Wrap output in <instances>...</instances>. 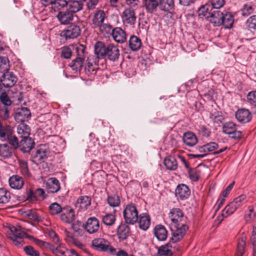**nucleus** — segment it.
I'll return each mask as SVG.
<instances>
[{
  "mask_svg": "<svg viewBox=\"0 0 256 256\" xmlns=\"http://www.w3.org/2000/svg\"><path fill=\"white\" fill-rule=\"evenodd\" d=\"M94 54L98 59L106 57L112 62L117 60L120 56V50L118 46L114 44H105L100 41L94 44Z\"/></svg>",
  "mask_w": 256,
  "mask_h": 256,
  "instance_id": "f257e3e1",
  "label": "nucleus"
},
{
  "mask_svg": "<svg viewBox=\"0 0 256 256\" xmlns=\"http://www.w3.org/2000/svg\"><path fill=\"white\" fill-rule=\"evenodd\" d=\"M91 246L96 251L106 252L112 255L116 253V248L111 246L108 240L104 238H98L94 239Z\"/></svg>",
  "mask_w": 256,
  "mask_h": 256,
  "instance_id": "f03ea898",
  "label": "nucleus"
},
{
  "mask_svg": "<svg viewBox=\"0 0 256 256\" xmlns=\"http://www.w3.org/2000/svg\"><path fill=\"white\" fill-rule=\"evenodd\" d=\"M124 218L128 224H134L138 220V212L134 204H130L126 205L123 212Z\"/></svg>",
  "mask_w": 256,
  "mask_h": 256,
  "instance_id": "7ed1b4c3",
  "label": "nucleus"
},
{
  "mask_svg": "<svg viewBox=\"0 0 256 256\" xmlns=\"http://www.w3.org/2000/svg\"><path fill=\"white\" fill-rule=\"evenodd\" d=\"M246 202V196L242 194L235 198L232 202L228 204L224 208V212H226V216H228L232 214L237 209L240 208Z\"/></svg>",
  "mask_w": 256,
  "mask_h": 256,
  "instance_id": "20e7f679",
  "label": "nucleus"
},
{
  "mask_svg": "<svg viewBox=\"0 0 256 256\" xmlns=\"http://www.w3.org/2000/svg\"><path fill=\"white\" fill-rule=\"evenodd\" d=\"M172 236L170 238L174 242H176L182 240L184 237L188 226L184 224L170 226Z\"/></svg>",
  "mask_w": 256,
  "mask_h": 256,
  "instance_id": "39448f33",
  "label": "nucleus"
},
{
  "mask_svg": "<svg viewBox=\"0 0 256 256\" xmlns=\"http://www.w3.org/2000/svg\"><path fill=\"white\" fill-rule=\"evenodd\" d=\"M222 132L234 140L240 139L242 136V132L237 130L236 124L232 122H226L223 125Z\"/></svg>",
  "mask_w": 256,
  "mask_h": 256,
  "instance_id": "423d86ee",
  "label": "nucleus"
},
{
  "mask_svg": "<svg viewBox=\"0 0 256 256\" xmlns=\"http://www.w3.org/2000/svg\"><path fill=\"white\" fill-rule=\"evenodd\" d=\"M122 22L126 26H134L136 22V16L135 12L130 8L124 10L122 14Z\"/></svg>",
  "mask_w": 256,
  "mask_h": 256,
  "instance_id": "0eeeda50",
  "label": "nucleus"
},
{
  "mask_svg": "<svg viewBox=\"0 0 256 256\" xmlns=\"http://www.w3.org/2000/svg\"><path fill=\"white\" fill-rule=\"evenodd\" d=\"M168 217L171 220L170 226L184 224V214L182 210L180 208H173L170 210Z\"/></svg>",
  "mask_w": 256,
  "mask_h": 256,
  "instance_id": "6e6552de",
  "label": "nucleus"
},
{
  "mask_svg": "<svg viewBox=\"0 0 256 256\" xmlns=\"http://www.w3.org/2000/svg\"><path fill=\"white\" fill-rule=\"evenodd\" d=\"M81 32V30L79 26L76 24H71L66 29L61 32V36L65 38L66 40L74 38L78 36Z\"/></svg>",
  "mask_w": 256,
  "mask_h": 256,
  "instance_id": "1a4fd4ad",
  "label": "nucleus"
},
{
  "mask_svg": "<svg viewBox=\"0 0 256 256\" xmlns=\"http://www.w3.org/2000/svg\"><path fill=\"white\" fill-rule=\"evenodd\" d=\"M48 154V150L44 146H41L32 154V162L37 164L41 163L46 159Z\"/></svg>",
  "mask_w": 256,
  "mask_h": 256,
  "instance_id": "9d476101",
  "label": "nucleus"
},
{
  "mask_svg": "<svg viewBox=\"0 0 256 256\" xmlns=\"http://www.w3.org/2000/svg\"><path fill=\"white\" fill-rule=\"evenodd\" d=\"M235 116L236 120L241 123H247L252 118L251 112L248 110L244 108L238 110L235 114Z\"/></svg>",
  "mask_w": 256,
  "mask_h": 256,
  "instance_id": "9b49d317",
  "label": "nucleus"
},
{
  "mask_svg": "<svg viewBox=\"0 0 256 256\" xmlns=\"http://www.w3.org/2000/svg\"><path fill=\"white\" fill-rule=\"evenodd\" d=\"M100 228V222L95 217L90 218L88 219L84 226L85 230L89 234H94L98 232Z\"/></svg>",
  "mask_w": 256,
  "mask_h": 256,
  "instance_id": "f8f14e48",
  "label": "nucleus"
},
{
  "mask_svg": "<svg viewBox=\"0 0 256 256\" xmlns=\"http://www.w3.org/2000/svg\"><path fill=\"white\" fill-rule=\"evenodd\" d=\"M74 212L70 207L63 208V210L60 215L62 221L70 224L74 220Z\"/></svg>",
  "mask_w": 256,
  "mask_h": 256,
  "instance_id": "ddd939ff",
  "label": "nucleus"
},
{
  "mask_svg": "<svg viewBox=\"0 0 256 256\" xmlns=\"http://www.w3.org/2000/svg\"><path fill=\"white\" fill-rule=\"evenodd\" d=\"M17 81V78L12 72H7L3 74L0 82L6 88L14 86Z\"/></svg>",
  "mask_w": 256,
  "mask_h": 256,
  "instance_id": "4468645a",
  "label": "nucleus"
},
{
  "mask_svg": "<svg viewBox=\"0 0 256 256\" xmlns=\"http://www.w3.org/2000/svg\"><path fill=\"white\" fill-rule=\"evenodd\" d=\"M208 18L214 26H219L222 25L224 13L220 10H214L210 14V16H208Z\"/></svg>",
  "mask_w": 256,
  "mask_h": 256,
  "instance_id": "2eb2a0df",
  "label": "nucleus"
},
{
  "mask_svg": "<svg viewBox=\"0 0 256 256\" xmlns=\"http://www.w3.org/2000/svg\"><path fill=\"white\" fill-rule=\"evenodd\" d=\"M98 60L94 58V56H90L88 58L85 70L86 72L88 75L94 74L96 73V70L98 69Z\"/></svg>",
  "mask_w": 256,
  "mask_h": 256,
  "instance_id": "dca6fc26",
  "label": "nucleus"
},
{
  "mask_svg": "<svg viewBox=\"0 0 256 256\" xmlns=\"http://www.w3.org/2000/svg\"><path fill=\"white\" fill-rule=\"evenodd\" d=\"M57 18L62 24H68L74 20V14L68 10L60 11L57 14Z\"/></svg>",
  "mask_w": 256,
  "mask_h": 256,
  "instance_id": "f3484780",
  "label": "nucleus"
},
{
  "mask_svg": "<svg viewBox=\"0 0 256 256\" xmlns=\"http://www.w3.org/2000/svg\"><path fill=\"white\" fill-rule=\"evenodd\" d=\"M175 192L176 196L182 200L188 198L190 194V190L186 185L180 184L177 186Z\"/></svg>",
  "mask_w": 256,
  "mask_h": 256,
  "instance_id": "a211bd4d",
  "label": "nucleus"
},
{
  "mask_svg": "<svg viewBox=\"0 0 256 256\" xmlns=\"http://www.w3.org/2000/svg\"><path fill=\"white\" fill-rule=\"evenodd\" d=\"M91 198L88 196H80L78 198L75 205L78 210H85L91 204Z\"/></svg>",
  "mask_w": 256,
  "mask_h": 256,
  "instance_id": "6ab92c4d",
  "label": "nucleus"
},
{
  "mask_svg": "<svg viewBox=\"0 0 256 256\" xmlns=\"http://www.w3.org/2000/svg\"><path fill=\"white\" fill-rule=\"evenodd\" d=\"M112 36L114 40L118 43L122 44L126 41V33L122 28H116L112 31Z\"/></svg>",
  "mask_w": 256,
  "mask_h": 256,
  "instance_id": "aec40b11",
  "label": "nucleus"
},
{
  "mask_svg": "<svg viewBox=\"0 0 256 256\" xmlns=\"http://www.w3.org/2000/svg\"><path fill=\"white\" fill-rule=\"evenodd\" d=\"M34 142L30 137L22 138L20 142L19 148L24 152H29L34 148Z\"/></svg>",
  "mask_w": 256,
  "mask_h": 256,
  "instance_id": "412c9836",
  "label": "nucleus"
},
{
  "mask_svg": "<svg viewBox=\"0 0 256 256\" xmlns=\"http://www.w3.org/2000/svg\"><path fill=\"white\" fill-rule=\"evenodd\" d=\"M24 184V181L22 177L14 175L9 178V184L11 188L15 190H20Z\"/></svg>",
  "mask_w": 256,
  "mask_h": 256,
  "instance_id": "4be33fe9",
  "label": "nucleus"
},
{
  "mask_svg": "<svg viewBox=\"0 0 256 256\" xmlns=\"http://www.w3.org/2000/svg\"><path fill=\"white\" fill-rule=\"evenodd\" d=\"M30 116V112L28 108H22L18 110L15 114L16 120L22 123L27 120Z\"/></svg>",
  "mask_w": 256,
  "mask_h": 256,
  "instance_id": "5701e85b",
  "label": "nucleus"
},
{
  "mask_svg": "<svg viewBox=\"0 0 256 256\" xmlns=\"http://www.w3.org/2000/svg\"><path fill=\"white\" fill-rule=\"evenodd\" d=\"M182 140L187 146H193L198 142V138L194 133L188 132L184 134Z\"/></svg>",
  "mask_w": 256,
  "mask_h": 256,
  "instance_id": "b1692460",
  "label": "nucleus"
},
{
  "mask_svg": "<svg viewBox=\"0 0 256 256\" xmlns=\"http://www.w3.org/2000/svg\"><path fill=\"white\" fill-rule=\"evenodd\" d=\"M46 186L50 192H57L60 189L59 181L55 178H51L48 180Z\"/></svg>",
  "mask_w": 256,
  "mask_h": 256,
  "instance_id": "393cba45",
  "label": "nucleus"
},
{
  "mask_svg": "<svg viewBox=\"0 0 256 256\" xmlns=\"http://www.w3.org/2000/svg\"><path fill=\"white\" fill-rule=\"evenodd\" d=\"M83 3L82 2L76 0H70L68 1L67 8L69 12L74 13L77 12L82 9Z\"/></svg>",
  "mask_w": 256,
  "mask_h": 256,
  "instance_id": "a878e982",
  "label": "nucleus"
},
{
  "mask_svg": "<svg viewBox=\"0 0 256 256\" xmlns=\"http://www.w3.org/2000/svg\"><path fill=\"white\" fill-rule=\"evenodd\" d=\"M154 234L159 240H166L168 236V232L165 227L162 225H157L154 229Z\"/></svg>",
  "mask_w": 256,
  "mask_h": 256,
  "instance_id": "bb28decb",
  "label": "nucleus"
},
{
  "mask_svg": "<svg viewBox=\"0 0 256 256\" xmlns=\"http://www.w3.org/2000/svg\"><path fill=\"white\" fill-rule=\"evenodd\" d=\"M128 224L121 223L117 229V235L119 239L126 240L129 235L130 228Z\"/></svg>",
  "mask_w": 256,
  "mask_h": 256,
  "instance_id": "cd10ccee",
  "label": "nucleus"
},
{
  "mask_svg": "<svg viewBox=\"0 0 256 256\" xmlns=\"http://www.w3.org/2000/svg\"><path fill=\"white\" fill-rule=\"evenodd\" d=\"M64 232L66 236L64 240L68 244L74 245L80 248L84 246L82 242L74 238L73 235L66 230H64Z\"/></svg>",
  "mask_w": 256,
  "mask_h": 256,
  "instance_id": "c85d7f7f",
  "label": "nucleus"
},
{
  "mask_svg": "<svg viewBox=\"0 0 256 256\" xmlns=\"http://www.w3.org/2000/svg\"><path fill=\"white\" fill-rule=\"evenodd\" d=\"M138 224L140 229L144 230H148L150 224V218L149 215L146 213L140 214Z\"/></svg>",
  "mask_w": 256,
  "mask_h": 256,
  "instance_id": "c756f323",
  "label": "nucleus"
},
{
  "mask_svg": "<svg viewBox=\"0 0 256 256\" xmlns=\"http://www.w3.org/2000/svg\"><path fill=\"white\" fill-rule=\"evenodd\" d=\"M49 250L56 256H69L68 250L62 244H59L57 247L51 244Z\"/></svg>",
  "mask_w": 256,
  "mask_h": 256,
  "instance_id": "7c9ffc66",
  "label": "nucleus"
},
{
  "mask_svg": "<svg viewBox=\"0 0 256 256\" xmlns=\"http://www.w3.org/2000/svg\"><path fill=\"white\" fill-rule=\"evenodd\" d=\"M164 163L166 168L171 170H176L178 166L176 158L172 156H166L164 160Z\"/></svg>",
  "mask_w": 256,
  "mask_h": 256,
  "instance_id": "2f4dec72",
  "label": "nucleus"
},
{
  "mask_svg": "<svg viewBox=\"0 0 256 256\" xmlns=\"http://www.w3.org/2000/svg\"><path fill=\"white\" fill-rule=\"evenodd\" d=\"M105 18V14L102 10H98L96 12L92 18V24L95 26H100L104 23Z\"/></svg>",
  "mask_w": 256,
  "mask_h": 256,
  "instance_id": "473e14b6",
  "label": "nucleus"
},
{
  "mask_svg": "<svg viewBox=\"0 0 256 256\" xmlns=\"http://www.w3.org/2000/svg\"><path fill=\"white\" fill-rule=\"evenodd\" d=\"M17 132L22 139L27 138L30 134V128L26 124L21 123L17 128Z\"/></svg>",
  "mask_w": 256,
  "mask_h": 256,
  "instance_id": "72a5a7b5",
  "label": "nucleus"
},
{
  "mask_svg": "<svg viewBox=\"0 0 256 256\" xmlns=\"http://www.w3.org/2000/svg\"><path fill=\"white\" fill-rule=\"evenodd\" d=\"M13 150L7 144H0V156L4 159L11 157Z\"/></svg>",
  "mask_w": 256,
  "mask_h": 256,
  "instance_id": "f704fd0d",
  "label": "nucleus"
},
{
  "mask_svg": "<svg viewBox=\"0 0 256 256\" xmlns=\"http://www.w3.org/2000/svg\"><path fill=\"white\" fill-rule=\"evenodd\" d=\"M160 4L157 0H145L144 6L147 12L153 13L156 10Z\"/></svg>",
  "mask_w": 256,
  "mask_h": 256,
  "instance_id": "c9c22d12",
  "label": "nucleus"
},
{
  "mask_svg": "<svg viewBox=\"0 0 256 256\" xmlns=\"http://www.w3.org/2000/svg\"><path fill=\"white\" fill-rule=\"evenodd\" d=\"M246 238L244 234H242L241 238H239L238 242L236 253L235 256H242L246 244Z\"/></svg>",
  "mask_w": 256,
  "mask_h": 256,
  "instance_id": "e433bc0d",
  "label": "nucleus"
},
{
  "mask_svg": "<svg viewBox=\"0 0 256 256\" xmlns=\"http://www.w3.org/2000/svg\"><path fill=\"white\" fill-rule=\"evenodd\" d=\"M142 46L141 40L136 36H130L129 40V46L133 51L138 50Z\"/></svg>",
  "mask_w": 256,
  "mask_h": 256,
  "instance_id": "4c0bfd02",
  "label": "nucleus"
},
{
  "mask_svg": "<svg viewBox=\"0 0 256 256\" xmlns=\"http://www.w3.org/2000/svg\"><path fill=\"white\" fill-rule=\"evenodd\" d=\"M11 199L10 192L4 188H0V204H7Z\"/></svg>",
  "mask_w": 256,
  "mask_h": 256,
  "instance_id": "58836bf2",
  "label": "nucleus"
},
{
  "mask_svg": "<svg viewBox=\"0 0 256 256\" xmlns=\"http://www.w3.org/2000/svg\"><path fill=\"white\" fill-rule=\"evenodd\" d=\"M256 216V204H254L248 208V210L244 216V219L246 222L253 220Z\"/></svg>",
  "mask_w": 256,
  "mask_h": 256,
  "instance_id": "ea45409f",
  "label": "nucleus"
},
{
  "mask_svg": "<svg viewBox=\"0 0 256 256\" xmlns=\"http://www.w3.org/2000/svg\"><path fill=\"white\" fill-rule=\"evenodd\" d=\"M84 60V58L77 57L72 60L69 66L73 70H80L83 67Z\"/></svg>",
  "mask_w": 256,
  "mask_h": 256,
  "instance_id": "a19ab883",
  "label": "nucleus"
},
{
  "mask_svg": "<svg viewBox=\"0 0 256 256\" xmlns=\"http://www.w3.org/2000/svg\"><path fill=\"white\" fill-rule=\"evenodd\" d=\"M234 23V18L232 14L228 12L224 13V18H222V24L225 28H230L232 26Z\"/></svg>",
  "mask_w": 256,
  "mask_h": 256,
  "instance_id": "79ce46f5",
  "label": "nucleus"
},
{
  "mask_svg": "<svg viewBox=\"0 0 256 256\" xmlns=\"http://www.w3.org/2000/svg\"><path fill=\"white\" fill-rule=\"evenodd\" d=\"M116 220L115 214H106L102 216V222L106 226H112L114 225Z\"/></svg>",
  "mask_w": 256,
  "mask_h": 256,
  "instance_id": "37998d69",
  "label": "nucleus"
},
{
  "mask_svg": "<svg viewBox=\"0 0 256 256\" xmlns=\"http://www.w3.org/2000/svg\"><path fill=\"white\" fill-rule=\"evenodd\" d=\"M174 6V0H160V8L165 12H168L172 10Z\"/></svg>",
  "mask_w": 256,
  "mask_h": 256,
  "instance_id": "c03bdc74",
  "label": "nucleus"
},
{
  "mask_svg": "<svg viewBox=\"0 0 256 256\" xmlns=\"http://www.w3.org/2000/svg\"><path fill=\"white\" fill-rule=\"evenodd\" d=\"M172 246L170 244L162 246L158 250V253L160 256H172V252L171 250Z\"/></svg>",
  "mask_w": 256,
  "mask_h": 256,
  "instance_id": "a18cd8bd",
  "label": "nucleus"
},
{
  "mask_svg": "<svg viewBox=\"0 0 256 256\" xmlns=\"http://www.w3.org/2000/svg\"><path fill=\"white\" fill-rule=\"evenodd\" d=\"M49 213L52 216L57 215L62 213L63 208L57 202L51 204L48 207Z\"/></svg>",
  "mask_w": 256,
  "mask_h": 256,
  "instance_id": "49530a36",
  "label": "nucleus"
},
{
  "mask_svg": "<svg viewBox=\"0 0 256 256\" xmlns=\"http://www.w3.org/2000/svg\"><path fill=\"white\" fill-rule=\"evenodd\" d=\"M10 68L9 60L6 56L0 57V72L4 74L8 72Z\"/></svg>",
  "mask_w": 256,
  "mask_h": 256,
  "instance_id": "de8ad7c7",
  "label": "nucleus"
},
{
  "mask_svg": "<svg viewBox=\"0 0 256 256\" xmlns=\"http://www.w3.org/2000/svg\"><path fill=\"white\" fill-rule=\"evenodd\" d=\"M210 118L214 123L218 124L222 123L224 119L222 112L216 110L212 112L210 114Z\"/></svg>",
  "mask_w": 256,
  "mask_h": 256,
  "instance_id": "09e8293b",
  "label": "nucleus"
},
{
  "mask_svg": "<svg viewBox=\"0 0 256 256\" xmlns=\"http://www.w3.org/2000/svg\"><path fill=\"white\" fill-rule=\"evenodd\" d=\"M8 236H15L16 238L25 237L26 233L20 228H16L14 226H10V233Z\"/></svg>",
  "mask_w": 256,
  "mask_h": 256,
  "instance_id": "8fccbe9b",
  "label": "nucleus"
},
{
  "mask_svg": "<svg viewBox=\"0 0 256 256\" xmlns=\"http://www.w3.org/2000/svg\"><path fill=\"white\" fill-rule=\"evenodd\" d=\"M188 174L192 181L197 182L200 177V171L197 168H189Z\"/></svg>",
  "mask_w": 256,
  "mask_h": 256,
  "instance_id": "3c124183",
  "label": "nucleus"
},
{
  "mask_svg": "<svg viewBox=\"0 0 256 256\" xmlns=\"http://www.w3.org/2000/svg\"><path fill=\"white\" fill-rule=\"evenodd\" d=\"M120 198L118 196L114 195L110 196L108 198V204L112 207H116L120 204Z\"/></svg>",
  "mask_w": 256,
  "mask_h": 256,
  "instance_id": "603ef678",
  "label": "nucleus"
},
{
  "mask_svg": "<svg viewBox=\"0 0 256 256\" xmlns=\"http://www.w3.org/2000/svg\"><path fill=\"white\" fill-rule=\"evenodd\" d=\"M18 163L20 172L24 175L28 176L29 170L27 162L24 160H19Z\"/></svg>",
  "mask_w": 256,
  "mask_h": 256,
  "instance_id": "864d4df0",
  "label": "nucleus"
},
{
  "mask_svg": "<svg viewBox=\"0 0 256 256\" xmlns=\"http://www.w3.org/2000/svg\"><path fill=\"white\" fill-rule=\"evenodd\" d=\"M100 31L104 34H112L114 28L110 24H103L99 26Z\"/></svg>",
  "mask_w": 256,
  "mask_h": 256,
  "instance_id": "5fc2aeb1",
  "label": "nucleus"
},
{
  "mask_svg": "<svg viewBox=\"0 0 256 256\" xmlns=\"http://www.w3.org/2000/svg\"><path fill=\"white\" fill-rule=\"evenodd\" d=\"M77 57L85 58L86 47L82 44H78L75 46Z\"/></svg>",
  "mask_w": 256,
  "mask_h": 256,
  "instance_id": "6e6d98bb",
  "label": "nucleus"
},
{
  "mask_svg": "<svg viewBox=\"0 0 256 256\" xmlns=\"http://www.w3.org/2000/svg\"><path fill=\"white\" fill-rule=\"evenodd\" d=\"M250 240L252 246L253 256H256V226L253 227Z\"/></svg>",
  "mask_w": 256,
  "mask_h": 256,
  "instance_id": "4d7b16f0",
  "label": "nucleus"
},
{
  "mask_svg": "<svg viewBox=\"0 0 256 256\" xmlns=\"http://www.w3.org/2000/svg\"><path fill=\"white\" fill-rule=\"evenodd\" d=\"M24 250L25 252L30 256H39L40 253L38 251L35 250L32 246H28L24 248Z\"/></svg>",
  "mask_w": 256,
  "mask_h": 256,
  "instance_id": "13d9d810",
  "label": "nucleus"
},
{
  "mask_svg": "<svg viewBox=\"0 0 256 256\" xmlns=\"http://www.w3.org/2000/svg\"><path fill=\"white\" fill-rule=\"evenodd\" d=\"M7 138L9 144L12 145L14 148H19L20 143L18 142V138L15 136L7 135Z\"/></svg>",
  "mask_w": 256,
  "mask_h": 256,
  "instance_id": "bf43d9fd",
  "label": "nucleus"
},
{
  "mask_svg": "<svg viewBox=\"0 0 256 256\" xmlns=\"http://www.w3.org/2000/svg\"><path fill=\"white\" fill-rule=\"evenodd\" d=\"M68 1L66 0H54L52 8L60 10L67 6Z\"/></svg>",
  "mask_w": 256,
  "mask_h": 256,
  "instance_id": "052dcab7",
  "label": "nucleus"
},
{
  "mask_svg": "<svg viewBox=\"0 0 256 256\" xmlns=\"http://www.w3.org/2000/svg\"><path fill=\"white\" fill-rule=\"evenodd\" d=\"M247 100L251 105L256 106V91L250 92L247 95Z\"/></svg>",
  "mask_w": 256,
  "mask_h": 256,
  "instance_id": "680f3d73",
  "label": "nucleus"
},
{
  "mask_svg": "<svg viewBox=\"0 0 256 256\" xmlns=\"http://www.w3.org/2000/svg\"><path fill=\"white\" fill-rule=\"evenodd\" d=\"M14 245L18 247H20L24 244L23 238L24 237L16 238L15 236H8Z\"/></svg>",
  "mask_w": 256,
  "mask_h": 256,
  "instance_id": "e2e57ef3",
  "label": "nucleus"
},
{
  "mask_svg": "<svg viewBox=\"0 0 256 256\" xmlns=\"http://www.w3.org/2000/svg\"><path fill=\"white\" fill-rule=\"evenodd\" d=\"M210 5L204 4L202 6L198 9V13L200 16H206L209 14Z\"/></svg>",
  "mask_w": 256,
  "mask_h": 256,
  "instance_id": "0e129e2a",
  "label": "nucleus"
},
{
  "mask_svg": "<svg viewBox=\"0 0 256 256\" xmlns=\"http://www.w3.org/2000/svg\"><path fill=\"white\" fill-rule=\"evenodd\" d=\"M26 215L30 220L32 221H39V218L38 214L34 211L32 210H28L26 212Z\"/></svg>",
  "mask_w": 256,
  "mask_h": 256,
  "instance_id": "69168bd1",
  "label": "nucleus"
},
{
  "mask_svg": "<svg viewBox=\"0 0 256 256\" xmlns=\"http://www.w3.org/2000/svg\"><path fill=\"white\" fill-rule=\"evenodd\" d=\"M72 56L71 50L67 47L64 46L62 49L61 56L64 58H70Z\"/></svg>",
  "mask_w": 256,
  "mask_h": 256,
  "instance_id": "338daca9",
  "label": "nucleus"
},
{
  "mask_svg": "<svg viewBox=\"0 0 256 256\" xmlns=\"http://www.w3.org/2000/svg\"><path fill=\"white\" fill-rule=\"evenodd\" d=\"M248 26L250 29L256 30V15L250 16L248 20Z\"/></svg>",
  "mask_w": 256,
  "mask_h": 256,
  "instance_id": "774afa93",
  "label": "nucleus"
}]
</instances>
